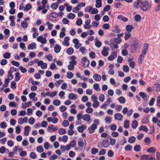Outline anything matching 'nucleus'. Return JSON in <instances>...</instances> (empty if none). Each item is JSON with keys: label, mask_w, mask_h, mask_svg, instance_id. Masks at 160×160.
Here are the masks:
<instances>
[{"label": "nucleus", "mask_w": 160, "mask_h": 160, "mask_svg": "<svg viewBox=\"0 0 160 160\" xmlns=\"http://www.w3.org/2000/svg\"><path fill=\"white\" fill-rule=\"evenodd\" d=\"M31 8V5L29 3H28L26 5V7L24 8L23 11H27L30 9Z\"/></svg>", "instance_id": "nucleus-24"}, {"label": "nucleus", "mask_w": 160, "mask_h": 160, "mask_svg": "<svg viewBox=\"0 0 160 160\" xmlns=\"http://www.w3.org/2000/svg\"><path fill=\"white\" fill-rule=\"evenodd\" d=\"M111 8V6L109 5H106L104 8L103 10L104 12L108 11Z\"/></svg>", "instance_id": "nucleus-53"}, {"label": "nucleus", "mask_w": 160, "mask_h": 160, "mask_svg": "<svg viewBox=\"0 0 160 160\" xmlns=\"http://www.w3.org/2000/svg\"><path fill=\"white\" fill-rule=\"evenodd\" d=\"M21 78V76L19 72H17L15 73V80L18 81L20 80Z\"/></svg>", "instance_id": "nucleus-22"}, {"label": "nucleus", "mask_w": 160, "mask_h": 160, "mask_svg": "<svg viewBox=\"0 0 160 160\" xmlns=\"http://www.w3.org/2000/svg\"><path fill=\"white\" fill-rule=\"evenodd\" d=\"M139 130H143L145 132H147L148 131V129L147 127L146 126H141L140 127Z\"/></svg>", "instance_id": "nucleus-32"}, {"label": "nucleus", "mask_w": 160, "mask_h": 160, "mask_svg": "<svg viewBox=\"0 0 160 160\" xmlns=\"http://www.w3.org/2000/svg\"><path fill=\"white\" fill-rule=\"evenodd\" d=\"M103 147L105 148L108 147L110 145L108 139H104L102 141Z\"/></svg>", "instance_id": "nucleus-7"}, {"label": "nucleus", "mask_w": 160, "mask_h": 160, "mask_svg": "<svg viewBox=\"0 0 160 160\" xmlns=\"http://www.w3.org/2000/svg\"><path fill=\"white\" fill-rule=\"evenodd\" d=\"M93 87L94 89L97 91H99L100 90V89L99 88V85L98 84L96 83L94 84L93 85Z\"/></svg>", "instance_id": "nucleus-48"}, {"label": "nucleus", "mask_w": 160, "mask_h": 160, "mask_svg": "<svg viewBox=\"0 0 160 160\" xmlns=\"http://www.w3.org/2000/svg\"><path fill=\"white\" fill-rule=\"evenodd\" d=\"M126 30L129 32H131V31L134 29V28L133 27L132 25H128L126 26Z\"/></svg>", "instance_id": "nucleus-19"}, {"label": "nucleus", "mask_w": 160, "mask_h": 160, "mask_svg": "<svg viewBox=\"0 0 160 160\" xmlns=\"http://www.w3.org/2000/svg\"><path fill=\"white\" fill-rule=\"evenodd\" d=\"M10 56L11 54L9 52H6L3 56V57L6 59H8L10 58Z\"/></svg>", "instance_id": "nucleus-57"}, {"label": "nucleus", "mask_w": 160, "mask_h": 160, "mask_svg": "<svg viewBox=\"0 0 160 160\" xmlns=\"http://www.w3.org/2000/svg\"><path fill=\"white\" fill-rule=\"evenodd\" d=\"M93 78L97 81H99L101 79V76L98 74H94L93 75Z\"/></svg>", "instance_id": "nucleus-14"}, {"label": "nucleus", "mask_w": 160, "mask_h": 160, "mask_svg": "<svg viewBox=\"0 0 160 160\" xmlns=\"http://www.w3.org/2000/svg\"><path fill=\"white\" fill-rule=\"evenodd\" d=\"M121 41L122 39L119 37L114 38V42L117 44H119Z\"/></svg>", "instance_id": "nucleus-36"}, {"label": "nucleus", "mask_w": 160, "mask_h": 160, "mask_svg": "<svg viewBox=\"0 0 160 160\" xmlns=\"http://www.w3.org/2000/svg\"><path fill=\"white\" fill-rule=\"evenodd\" d=\"M97 127V125L96 124H93L91 127L88 128L89 133H93Z\"/></svg>", "instance_id": "nucleus-3"}, {"label": "nucleus", "mask_w": 160, "mask_h": 160, "mask_svg": "<svg viewBox=\"0 0 160 160\" xmlns=\"http://www.w3.org/2000/svg\"><path fill=\"white\" fill-rule=\"evenodd\" d=\"M95 6L97 8H99L102 6V3L101 0H96Z\"/></svg>", "instance_id": "nucleus-20"}, {"label": "nucleus", "mask_w": 160, "mask_h": 160, "mask_svg": "<svg viewBox=\"0 0 160 160\" xmlns=\"http://www.w3.org/2000/svg\"><path fill=\"white\" fill-rule=\"evenodd\" d=\"M125 36L124 37V38L126 40H127L128 39L131 37V34L130 33L128 32H126L125 33Z\"/></svg>", "instance_id": "nucleus-29"}, {"label": "nucleus", "mask_w": 160, "mask_h": 160, "mask_svg": "<svg viewBox=\"0 0 160 160\" xmlns=\"http://www.w3.org/2000/svg\"><path fill=\"white\" fill-rule=\"evenodd\" d=\"M110 49L109 48H106L105 47H104L103 48V50L101 52L102 55L104 57L107 56L108 54V51Z\"/></svg>", "instance_id": "nucleus-6"}, {"label": "nucleus", "mask_w": 160, "mask_h": 160, "mask_svg": "<svg viewBox=\"0 0 160 160\" xmlns=\"http://www.w3.org/2000/svg\"><path fill=\"white\" fill-rule=\"evenodd\" d=\"M118 18L122 20L124 22H126L128 20V18L123 16L122 15H119L118 17Z\"/></svg>", "instance_id": "nucleus-31"}, {"label": "nucleus", "mask_w": 160, "mask_h": 160, "mask_svg": "<svg viewBox=\"0 0 160 160\" xmlns=\"http://www.w3.org/2000/svg\"><path fill=\"white\" fill-rule=\"evenodd\" d=\"M67 107L64 105H62L59 108V109L61 112H63L66 110Z\"/></svg>", "instance_id": "nucleus-54"}, {"label": "nucleus", "mask_w": 160, "mask_h": 160, "mask_svg": "<svg viewBox=\"0 0 160 160\" xmlns=\"http://www.w3.org/2000/svg\"><path fill=\"white\" fill-rule=\"evenodd\" d=\"M9 106L11 107H15L17 105V104L14 102H11L9 104Z\"/></svg>", "instance_id": "nucleus-62"}, {"label": "nucleus", "mask_w": 160, "mask_h": 160, "mask_svg": "<svg viewBox=\"0 0 160 160\" xmlns=\"http://www.w3.org/2000/svg\"><path fill=\"white\" fill-rule=\"evenodd\" d=\"M123 127L126 129H128L129 128V122L128 120H126L124 121Z\"/></svg>", "instance_id": "nucleus-21"}, {"label": "nucleus", "mask_w": 160, "mask_h": 160, "mask_svg": "<svg viewBox=\"0 0 160 160\" xmlns=\"http://www.w3.org/2000/svg\"><path fill=\"white\" fill-rule=\"evenodd\" d=\"M35 122V119L33 117H31L29 119V120L28 121V123L31 124H33Z\"/></svg>", "instance_id": "nucleus-59"}, {"label": "nucleus", "mask_w": 160, "mask_h": 160, "mask_svg": "<svg viewBox=\"0 0 160 160\" xmlns=\"http://www.w3.org/2000/svg\"><path fill=\"white\" fill-rule=\"evenodd\" d=\"M89 56L92 59L94 58L96 56L95 53L93 52H91L89 54Z\"/></svg>", "instance_id": "nucleus-63"}, {"label": "nucleus", "mask_w": 160, "mask_h": 160, "mask_svg": "<svg viewBox=\"0 0 160 160\" xmlns=\"http://www.w3.org/2000/svg\"><path fill=\"white\" fill-rule=\"evenodd\" d=\"M157 105L158 107H160V96H158L157 98Z\"/></svg>", "instance_id": "nucleus-64"}, {"label": "nucleus", "mask_w": 160, "mask_h": 160, "mask_svg": "<svg viewBox=\"0 0 160 160\" xmlns=\"http://www.w3.org/2000/svg\"><path fill=\"white\" fill-rule=\"evenodd\" d=\"M0 127L2 128H5L7 126L6 122H2L0 124Z\"/></svg>", "instance_id": "nucleus-58"}, {"label": "nucleus", "mask_w": 160, "mask_h": 160, "mask_svg": "<svg viewBox=\"0 0 160 160\" xmlns=\"http://www.w3.org/2000/svg\"><path fill=\"white\" fill-rule=\"evenodd\" d=\"M114 28L115 29L112 30V32L117 33H119L121 31V29L120 28H118V25H116Z\"/></svg>", "instance_id": "nucleus-35"}, {"label": "nucleus", "mask_w": 160, "mask_h": 160, "mask_svg": "<svg viewBox=\"0 0 160 160\" xmlns=\"http://www.w3.org/2000/svg\"><path fill=\"white\" fill-rule=\"evenodd\" d=\"M134 150L136 152H139L141 150V147L139 145H137L134 146Z\"/></svg>", "instance_id": "nucleus-37"}, {"label": "nucleus", "mask_w": 160, "mask_h": 160, "mask_svg": "<svg viewBox=\"0 0 160 160\" xmlns=\"http://www.w3.org/2000/svg\"><path fill=\"white\" fill-rule=\"evenodd\" d=\"M156 151V149L153 147L150 148L147 150V152L149 153H154Z\"/></svg>", "instance_id": "nucleus-25"}, {"label": "nucleus", "mask_w": 160, "mask_h": 160, "mask_svg": "<svg viewBox=\"0 0 160 160\" xmlns=\"http://www.w3.org/2000/svg\"><path fill=\"white\" fill-rule=\"evenodd\" d=\"M10 80H11V79H10V78L6 79L5 80V84H3L2 86L5 87H8V83Z\"/></svg>", "instance_id": "nucleus-26"}, {"label": "nucleus", "mask_w": 160, "mask_h": 160, "mask_svg": "<svg viewBox=\"0 0 160 160\" xmlns=\"http://www.w3.org/2000/svg\"><path fill=\"white\" fill-rule=\"evenodd\" d=\"M125 150L128 151H130L132 149V146L130 145H127L125 147Z\"/></svg>", "instance_id": "nucleus-42"}, {"label": "nucleus", "mask_w": 160, "mask_h": 160, "mask_svg": "<svg viewBox=\"0 0 160 160\" xmlns=\"http://www.w3.org/2000/svg\"><path fill=\"white\" fill-rule=\"evenodd\" d=\"M123 70L125 72H128L129 71V68L127 65H124L123 67Z\"/></svg>", "instance_id": "nucleus-43"}, {"label": "nucleus", "mask_w": 160, "mask_h": 160, "mask_svg": "<svg viewBox=\"0 0 160 160\" xmlns=\"http://www.w3.org/2000/svg\"><path fill=\"white\" fill-rule=\"evenodd\" d=\"M73 74L71 72L69 71L67 72V77L68 78H71L73 77Z\"/></svg>", "instance_id": "nucleus-51"}, {"label": "nucleus", "mask_w": 160, "mask_h": 160, "mask_svg": "<svg viewBox=\"0 0 160 160\" xmlns=\"http://www.w3.org/2000/svg\"><path fill=\"white\" fill-rule=\"evenodd\" d=\"M66 132V131L65 129L60 128L59 130V133L61 135L65 134Z\"/></svg>", "instance_id": "nucleus-46"}, {"label": "nucleus", "mask_w": 160, "mask_h": 160, "mask_svg": "<svg viewBox=\"0 0 160 160\" xmlns=\"http://www.w3.org/2000/svg\"><path fill=\"white\" fill-rule=\"evenodd\" d=\"M102 27L104 29H108L110 28V26L108 24L106 23L102 25Z\"/></svg>", "instance_id": "nucleus-61"}, {"label": "nucleus", "mask_w": 160, "mask_h": 160, "mask_svg": "<svg viewBox=\"0 0 160 160\" xmlns=\"http://www.w3.org/2000/svg\"><path fill=\"white\" fill-rule=\"evenodd\" d=\"M7 144L8 146L10 147H12L14 145V142L12 140H8V141Z\"/></svg>", "instance_id": "nucleus-52"}, {"label": "nucleus", "mask_w": 160, "mask_h": 160, "mask_svg": "<svg viewBox=\"0 0 160 160\" xmlns=\"http://www.w3.org/2000/svg\"><path fill=\"white\" fill-rule=\"evenodd\" d=\"M110 45L112 50H113L114 48H117L118 47V44L112 42L110 44Z\"/></svg>", "instance_id": "nucleus-30"}, {"label": "nucleus", "mask_w": 160, "mask_h": 160, "mask_svg": "<svg viewBox=\"0 0 160 160\" xmlns=\"http://www.w3.org/2000/svg\"><path fill=\"white\" fill-rule=\"evenodd\" d=\"M87 127L84 125H82L81 126H79L78 127L77 129L78 131L80 132H82L84 129H86Z\"/></svg>", "instance_id": "nucleus-12"}, {"label": "nucleus", "mask_w": 160, "mask_h": 160, "mask_svg": "<svg viewBox=\"0 0 160 160\" xmlns=\"http://www.w3.org/2000/svg\"><path fill=\"white\" fill-rule=\"evenodd\" d=\"M21 26L23 28H26L28 26V23L25 21H23L21 22Z\"/></svg>", "instance_id": "nucleus-38"}, {"label": "nucleus", "mask_w": 160, "mask_h": 160, "mask_svg": "<svg viewBox=\"0 0 160 160\" xmlns=\"http://www.w3.org/2000/svg\"><path fill=\"white\" fill-rule=\"evenodd\" d=\"M154 90L157 92H160V84H155L153 86Z\"/></svg>", "instance_id": "nucleus-13"}, {"label": "nucleus", "mask_w": 160, "mask_h": 160, "mask_svg": "<svg viewBox=\"0 0 160 160\" xmlns=\"http://www.w3.org/2000/svg\"><path fill=\"white\" fill-rule=\"evenodd\" d=\"M139 95L144 100H145L147 97V95L143 92H140Z\"/></svg>", "instance_id": "nucleus-33"}, {"label": "nucleus", "mask_w": 160, "mask_h": 160, "mask_svg": "<svg viewBox=\"0 0 160 160\" xmlns=\"http://www.w3.org/2000/svg\"><path fill=\"white\" fill-rule=\"evenodd\" d=\"M60 101L58 99L54 100L53 102V103L55 106H58L60 104Z\"/></svg>", "instance_id": "nucleus-44"}, {"label": "nucleus", "mask_w": 160, "mask_h": 160, "mask_svg": "<svg viewBox=\"0 0 160 160\" xmlns=\"http://www.w3.org/2000/svg\"><path fill=\"white\" fill-rule=\"evenodd\" d=\"M11 63L13 65L17 67L19 66L20 63L18 62L12 60L11 62Z\"/></svg>", "instance_id": "nucleus-50"}, {"label": "nucleus", "mask_w": 160, "mask_h": 160, "mask_svg": "<svg viewBox=\"0 0 160 160\" xmlns=\"http://www.w3.org/2000/svg\"><path fill=\"white\" fill-rule=\"evenodd\" d=\"M11 88H16L17 87V85L15 81H12L11 83Z\"/></svg>", "instance_id": "nucleus-56"}, {"label": "nucleus", "mask_w": 160, "mask_h": 160, "mask_svg": "<svg viewBox=\"0 0 160 160\" xmlns=\"http://www.w3.org/2000/svg\"><path fill=\"white\" fill-rule=\"evenodd\" d=\"M148 156L146 155H143L140 156L141 160H148Z\"/></svg>", "instance_id": "nucleus-47"}, {"label": "nucleus", "mask_w": 160, "mask_h": 160, "mask_svg": "<svg viewBox=\"0 0 160 160\" xmlns=\"http://www.w3.org/2000/svg\"><path fill=\"white\" fill-rule=\"evenodd\" d=\"M111 118L109 116H107L105 118L106 122L108 123H110L111 122Z\"/></svg>", "instance_id": "nucleus-55"}, {"label": "nucleus", "mask_w": 160, "mask_h": 160, "mask_svg": "<svg viewBox=\"0 0 160 160\" xmlns=\"http://www.w3.org/2000/svg\"><path fill=\"white\" fill-rule=\"evenodd\" d=\"M142 0H137L133 3V6L134 8H138L139 6V4H141Z\"/></svg>", "instance_id": "nucleus-11"}, {"label": "nucleus", "mask_w": 160, "mask_h": 160, "mask_svg": "<svg viewBox=\"0 0 160 160\" xmlns=\"http://www.w3.org/2000/svg\"><path fill=\"white\" fill-rule=\"evenodd\" d=\"M61 47H60V45H59L58 44H57L54 48V52L56 53H59L61 49Z\"/></svg>", "instance_id": "nucleus-16"}, {"label": "nucleus", "mask_w": 160, "mask_h": 160, "mask_svg": "<svg viewBox=\"0 0 160 160\" xmlns=\"http://www.w3.org/2000/svg\"><path fill=\"white\" fill-rule=\"evenodd\" d=\"M66 52L68 54L72 55L73 53V49L72 48H69L67 49Z\"/></svg>", "instance_id": "nucleus-28"}, {"label": "nucleus", "mask_w": 160, "mask_h": 160, "mask_svg": "<svg viewBox=\"0 0 160 160\" xmlns=\"http://www.w3.org/2000/svg\"><path fill=\"white\" fill-rule=\"evenodd\" d=\"M123 118L122 115L120 113H117L114 115V118L116 120H121Z\"/></svg>", "instance_id": "nucleus-10"}, {"label": "nucleus", "mask_w": 160, "mask_h": 160, "mask_svg": "<svg viewBox=\"0 0 160 160\" xmlns=\"http://www.w3.org/2000/svg\"><path fill=\"white\" fill-rule=\"evenodd\" d=\"M32 102L30 101L28 102H26L25 103L24 106H23V104H22V107L23 108H26L27 107H29L32 104Z\"/></svg>", "instance_id": "nucleus-34"}, {"label": "nucleus", "mask_w": 160, "mask_h": 160, "mask_svg": "<svg viewBox=\"0 0 160 160\" xmlns=\"http://www.w3.org/2000/svg\"><path fill=\"white\" fill-rule=\"evenodd\" d=\"M58 7V4L57 3L55 2L51 4V7L53 9H56Z\"/></svg>", "instance_id": "nucleus-41"}, {"label": "nucleus", "mask_w": 160, "mask_h": 160, "mask_svg": "<svg viewBox=\"0 0 160 160\" xmlns=\"http://www.w3.org/2000/svg\"><path fill=\"white\" fill-rule=\"evenodd\" d=\"M68 98L71 100H76L78 98V96L73 93H70L68 95Z\"/></svg>", "instance_id": "nucleus-8"}, {"label": "nucleus", "mask_w": 160, "mask_h": 160, "mask_svg": "<svg viewBox=\"0 0 160 160\" xmlns=\"http://www.w3.org/2000/svg\"><path fill=\"white\" fill-rule=\"evenodd\" d=\"M75 17V14L72 13H69L67 17L68 18L70 19H74Z\"/></svg>", "instance_id": "nucleus-40"}, {"label": "nucleus", "mask_w": 160, "mask_h": 160, "mask_svg": "<svg viewBox=\"0 0 160 160\" xmlns=\"http://www.w3.org/2000/svg\"><path fill=\"white\" fill-rule=\"evenodd\" d=\"M82 63L84 67H88L89 66V61L86 57H83L82 59Z\"/></svg>", "instance_id": "nucleus-4"}, {"label": "nucleus", "mask_w": 160, "mask_h": 160, "mask_svg": "<svg viewBox=\"0 0 160 160\" xmlns=\"http://www.w3.org/2000/svg\"><path fill=\"white\" fill-rule=\"evenodd\" d=\"M30 157L32 158L35 159L37 157V155L35 153L33 152H32L30 154Z\"/></svg>", "instance_id": "nucleus-60"}, {"label": "nucleus", "mask_w": 160, "mask_h": 160, "mask_svg": "<svg viewBox=\"0 0 160 160\" xmlns=\"http://www.w3.org/2000/svg\"><path fill=\"white\" fill-rule=\"evenodd\" d=\"M36 44L35 42H32L31 44H29L28 47V50L36 48Z\"/></svg>", "instance_id": "nucleus-9"}, {"label": "nucleus", "mask_w": 160, "mask_h": 160, "mask_svg": "<svg viewBox=\"0 0 160 160\" xmlns=\"http://www.w3.org/2000/svg\"><path fill=\"white\" fill-rule=\"evenodd\" d=\"M135 20L137 22H139L141 19V17L140 15L137 14L134 17Z\"/></svg>", "instance_id": "nucleus-45"}, {"label": "nucleus", "mask_w": 160, "mask_h": 160, "mask_svg": "<svg viewBox=\"0 0 160 160\" xmlns=\"http://www.w3.org/2000/svg\"><path fill=\"white\" fill-rule=\"evenodd\" d=\"M136 139L135 137L132 136L129 139L128 142L130 143H132L135 142Z\"/></svg>", "instance_id": "nucleus-27"}, {"label": "nucleus", "mask_w": 160, "mask_h": 160, "mask_svg": "<svg viewBox=\"0 0 160 160\" xmlns=\"http://www.w3.org/2000/svg\"><path fill=\"white\" fill-rule=\"evenodd\" d=\"M82 118L84 120L88 122L90 120V116L88 114H85L83 116Z\"/></svg>", "instance_id": "nucleus-18"}, {"label": "nucleus", "mask_w": 160, "mask_h": 160, "mask_svg": "<svg viewBox=\"0 0 160 160\" xmlns=\"http://www.w3.org/2000/svg\"><path fill=\"white\" fill-rule=\"evenodd\" d=\"M118 100L119 101V102L121 104H123L125 102V98L123 97H119Z\"/></svg>", "instance_id": "nucleus-23"}, {"label": "nucleus", "mask_w": 160, "mask_h": 160, "mask_svg": "<svg viewBox=\"0 0 160 160\" xmlns=\"http://www.w3.org/2000/svg\"><path fill=\"white\" fill-rule=\"evenodd\" d=\"M151 5L149 2L148 1H142L140 4L141 9L143 11H146L149 10L151 8Z\"/></svg>", "instance_id": "nucleus-2"}, {"label": "nucleus", "mask_w": 160, "mask_h": 160, "mask_svg": "<svg viewBox=\"0 0 160 160\" xmlns=\"http://www.w3.org/2000/svg\"><path fill=\"white\" fill-rule=\"evenodd\" d=\"M112 53L113 55H111L109 56L108 59L110 61H112L114 59L116 58L117 57V52H112Z\"/></svg>", "instance_id": "nucleus-5"}, {"label": "nucleus", "mask_w": 160, "mask_h": 160, "mask_svg": "<svg viewBox=\"0 0 160 160\" xmlns=\"http://www.w3.org/2000/svg\"><path fill=\"white\" fill-rule=\"evenodd\" d=\"M98 151V149L93 148L91 149V153L93 154H95L97 153Z\"/></svg>", "instance_id": "nucleus-49"}, {"label": "nucleus", "mask_w": 160, "mask_h": 160, "mask_svg": "<svg viewBox=\"0 0 160 160\" xmlns=\"http://www.w3.org/2000/svg\"><path fill=\"white\" fill-rule=\"evenodd\" d=\"M37 151L39 153H41L43 151V149L41 146H38L37 148Z\"/></svg>", "instance_id": "nucleus-39"}, {"label": "nucleus", "mask_w": 160, "mask_h": 160, "mask_svg": "<svg viewBox=\"0 0 160 160\" xmlns=\"http://www.w3.org/2000/svg\"><path fill=\"white\" fill-rule=\"evenodd\" d=\"M84 143V142H83L82 139L81 138H80L78 142V145L79 148H81L83 147Z\"/></svg>", "instance_id": "nucleus-15"}, {"label": "nucleus", "mask_w": 160, "mask_h": 160, "mask_svg": "<svg viewBox=\"0 0 160 160\" xmlns=\"http://www.w3.org/2000/svg\"><path fill=\"white\" fill-rule=\"evenodd\" d=\"M132 44L131 46V52L132 53L135 52L138 48H140L141 46V44L139 43L136 38H131V42Z\"/></svg>", "instance_id": "nucleus-1"}, {"label": "nucleus", "mask_w": 160, "mask_h": 160, "mask_svg": "<svg viewBox=\"0 0 160 160\" xmlns=\"http://www.w3.org/2000/svg\"><path fill=\"white\" fill-rule=\"evenodd\" d=\"M132 128L133 129L136 128L138 126V122L136 120H134L132 121Z\"/></svg>", "instance_id": "nucleus-17"}]
</instances>
